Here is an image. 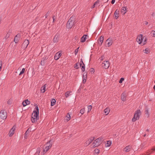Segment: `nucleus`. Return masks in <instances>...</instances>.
<instances>
[{"label": "nucleus", "mask_w": 155, "mask_h": 155, "mask_svg": "<svg viewBox=\"0 0 155 155\" xmlns=\"http://www.w3.org/2000/svg\"><path fill=\"white\" fill-rule=\"evenodd\" d=\"M75 21L74 17L72 15L69 19L66 24V27L68 29H71L74 25Z\"/></svg>", "instance_id": "nucleus-1"}, {"label": "nucleus", "mask_w": 155, "mask_h": 155, "mask_svg": "<svg viewBox=\"0 0 155 155\" xmlns=\"http://www.w3.org/2000/svg\"><path fill=\"white\" fill-rule=\"evenodd\" d=\"M141 112L140 109L136 110L135 113L134 117L132 119V121L134 122L137 120H138L141 114Z\"/></svg>", "instance_id": "nucleus-2"}, {"label": "nucleus", "mask_w": 155, "mask_h": 155, "mask_svg": "<svg viewBox=\"0 0 155 155\" xmlns=\"http://www.w3.org/2000/svg\"><path fill=\"white\" fill-rule=\"evenodd\" d=\"M7 117V113L4 110H2L0 112V118L5 120Z\"/></svg>", "instance_id": "nucleus-3"}, {"label": "nucleus", "mask_w": 155, "mask_h": 155, "mask_svg": "<svg viewBox=\"0 0 155 155\" xmlns=\"http://www.w3.org/2000/svg\"><path fill=\"white\" fill-rule=\"evenodd\" d=\"M93 143V145L91 147V148H94L98 147L101 143V141H100L97 139L94 141Z\"/></svg>", "instance_id": "nucleus-4"}, {"label": "nucleus", "mask_w": 155, "mask_h": 155, "mask_svg": "<svg viewBox=\"0 0 155 155\" xmlns=\"http://www.w3.org/2000/svg\"><path fill=\"white\" fill-rule=\"evenodd\" d=\"M109 62L107 61H104L102 64V66L106 69L108 68L109 67Z\"/></svg>", "instance_id": "nucleus-5"}, {"label": "nucleus", "mask_w": 155, "mask_h": 155, "mask_svg": "<svg viewBox=\"0 0 155 155\" xmlns=\"http://www.w3.org/2000/svg\"><path fill=\"white\" fill-rule=\"evenodd\" d=\"M29 44L28 40H25L22 45V47L23 48H26Z\"/></svg>", "instance_id": "nucleus-6"}, {"label": "nucleus", "mask_w": 155, "mask_h": 155, "mask_svg": "<svg viewBox=\"0 0 155 155\" xmlns=\"http://www.w3.org/2000/svg\"><path fill=\"white\" fill-rule=\"evenodd\" d=\"M143 40V35L142 34H140L137 37L136 41L138 42L139 44H140L141 43Z\"/></svg>", "instance_id": "nucleus-7"}, {"label": "nucleus", "mask_w": 155, "mask_h": 155, "mask_svg": "<svg viewBox=\"0 0 155 155\" xmlns=\"http://www.w3.org/2000/svg\"><path fill=\"white\" fill-rule=\"evenodd\" d=\"M94 137H91L85 142V144L87 146L89 145L94 140Z\"/></svg>", "instance_id": "nucleus-8"}, {"label": "nucleus", "mask_w": 155, "mask_h": 155, "mask_svg": "<svg viewBox=\"0 0 155 155\" xmlns=\"http://www.w3.org/2000/svg\"><path fill=\"white\" fill-rule=\"evenodd\" d=\"M39 112H37L33 111L32 114L31 116H33V117H35V119H39Z\"/></svg>", "instance_id": "nucleus-9"}, {"label": "nucleus", "mask_w": 155, "mask_h": 155, "mask_svg": "<svg viewBox=\"0 0 155 155\" xmlns=\"http://www.w3.org/2000/svg\"><path fill=\"white\" fill-rule=\"evenodd\" d=\"M30 104V102L28 99L24 100L22 103V104L23 107H25L26 105Z\"/></svg>", "instance_id": "nucleus-10"}, {"label": "nucleus", "mask_w": 155, "mask_h": 155, "mask_svg": "<svg viewBox=\"0 0 155 155\" xmlns=\"http://www.w3.org/2000/svg\"><path fill=\"white\" fill-rule=\"evenodd\" d=\"M20 35L19 34H17L15 37L14 39V41L15 43H17L19 40Z\"/></svg>", "instance_id": "nucleus-11"}, {"label": "nucleus", "mask_w": 155, "mask_h": 155, "mask_svg": "<svg viewBox=\"0 0 155 155\" xmlns=\"http://www.w3.org/2000/svg\"><path fill=\"white\" fill-rule=\"evenodd\" d=\"M48 59V58L46 57L45 58H43L41 62V65L42 66H44L46 62V60Z\"/></svg>", "instance_id": "nucleus-12"}, {"label": "nucleus", "mask_w": 155, "mask_h": 155, "mask_svg": "<svg viewBox=\"0 0 155 155\" xmlns=\"http://www.w3.org/2000/svg\"><path fill=\"white\" fill-rule=\"evenodd\" d=\"M59 35H56L54 38L53 41L54 43L57 42L59 40Z\"/></svg>", "instance_id": "nucleus-13"}, {"label": "nucleus", "mask_w": 155, "mask_h": 155, "mask_svg": "<svg viewBox=\"0 0 155 155\" xmlns=\"http://www.w3.org/2000/svg\"><path fill=\"white\" fill-rule=\"evenodd\" d=\"M121 99L123 101H125L126 100V94L123 93H122L121 96Z\"/></svg>", "instance_id": "nucleus-14"}, {"label": "nucleus", "mask_w": 155, "mask_h": 155, "mask_svg": "<svg viewBox=\"0 0 155 155\" xmlns=\"http://www.w3.org/2000/svg\"><path fill=\"white\" fill-rule=\"evenodd\" d=\"M61 55V53H58V52L55 55L54 57V59L55 60H58L59 58Z\"/></svg>", "instance_id": "nucleus-15"}, {"label": "nucleus", "mask_w": 155, "mask_h": 155, "mask_svg": "<svg viewBox=\"0 0 155 155\" xmlns=\"http://www.w3.org/2000/svg\"><path fill=\"white\" fill-rule=\"evenodd\" d=\"M145 114L146 116L148 117L149 116V109L147 106L145 107V110L144 111Z\"/></svg>", "instance_id": "nucleus-16"}, {"label": "nucleus", "mask_w": 155, "mask_h": 155, "mask_svg": "<svg viewBox=\"0 0 155 155\" xmlns=\"http://www.w3.org/2000/svg\"><path fill=\"white\" fill-rule=\"evenodd\" d=\"M87 35H84L81 38V41L82 42H84L86 40V37Z\"/></svg>", "instance_id": "nucleus-17"}, {"label": "nucleus", "mask_w": 155, "mask_h": 155, "mask_svg": "<svg viewBox=\"0 0 155 155\" xmlns=\"http://www.w3.org/2000/svg\"><path fill=\"white\" fill-rule=\"evenodd\" d=\"M131 148V146L130 145H128L125 147L124 149L125 151L126 152H128L130 150V149Z\"/></svg>", "instance_id": "nucleus-18"}, {"label": "nucleus", "mask_w": 155, "mask_h": 155, "mask_svg": "<svg viewBox=\"0 0 155 155\" xmlns=\"http://www.w3.org/2000/svg\"><path fill=\"white\" fill-rule=\"evenodd\" d=\"M119 11L117 9L116 11L114 13V17H115L116 18V19H117L118 17V16H117V15H119Z\"/></svg>", "instance_id": "nucleus-19"}, {"label": "nucleus", "mask_w": 155, "mask_h": 155, "mask_svg": "<svg viewBox=\"0 0 155 155\" xmlns=\"http://www.w3.org/2000/svg\"><path fill=\"white\" fill-rule=\"evenodd\" d=\"M87 77V73L85 74V75H83V84H84L86 81V79Z\"/></svg>", "instance_id": "nucleus-20"}, {"label": "nucleus", "mask_w": 155, "mask_h": 155, "mask_svg": "<svg viewBox=\"0 0 155 155\" xmlns=\"http://www.w3.org/2000/svg\"><path fill=\"white\" fill-rule=\"evenodd\" d=\"M106 42H108H108L107 43V45H108V46H109L110 45H111L112 44V40L111 39H110V38H108V39H107L106 41Z\"/></svg>", "instance_id": "nucleus-21"}, {"label": "nucleus", "mask_w": 155, "mask_h": 155, "mask_svg": "<svg viewBox=\"0 0 155 155\" xmlns=\"http://www.w3.org/2000/svg\"><path fill=\"white\" fill-rule=\"evenodd\" d=\"M48 143H49V145H48V146L47 145L46 146H47V147L48 149H49L51 147H52V140H50L49 141H48V142L47 143V144H48Z\"/></svg>", "instance_id": "nucleus-22"}, {"label": "nucleus", "mask_w": 155, "mask_h": 155, "mask_svg": "<svg viewBox=\"0 0 155 155\" xmlns=\"http://www.w3.org/2000/svg\"><path fill=\"white\" fill-rule=\"evenodd\" d=\"M155 151V147H153L151 150H149L148 151L147 153H149L148 155L150 154L151 153H152L153 151Z\"/></svg>", "instance_id": "nucleus-23"}, {"label": "nucleus", "mask_w": 155, "mask_h": 155, "mask_svg": "<svg viewBox=\"0 0 155 155\" xmlns=\"http://www.w3.org/2000/svg\"><path fill=\"white\" fill-rule=\"evenodd\" d=\"M121 12L123 13L124 15L126 12V7H123L121 10Z\"/></svg>", "instance_id": "nucleus-24"}, {"label": "nucleus", "mask_w": 155, "mask_h": 155, "mask_svg": "<svg viewBox=\"0 0 155 155\" xmlns=\"http://www.w3.org/2000/svg\"><path fill=\"white\" fill-rule=\"evenodd\" d=\"M46 85V84H45L42 87H41V92L44 93L45 91V85Z\"/></svg>", "instance_id": "nucleus-25"}, {"label": "nucleus", "mask_w": 155, "mask_h": 155, "mask_svg": "<svg viewBox=\"0 0 155 155\" xmlns=\"http://www.w3.org/2000/svg\"><path fill=\"white\" fill-rule=\"evenodd\" d=\"M56 101L54 99H52L51 101V106H52L54 105L56 103Z\"/></svg>", "instance_id": "nucleus-26"}, {"label": "nucleus", "mask_w": 155, "mask_h": 155, "mask_svg": "<svg viewBox=\"0 0 155 155\" xmlns=\"http://www.w3.org/2000/svg\"><path fill=\"white\" fill-rule=\"evenodd\" d=\"M66 117V118L65 119V120H66L67 122H68L69 120H70V118H71V117H70V115L69 113H68L67 114Z\"/></svg>", "instance_id": "nucleus-27"}, {"label": "nucleus", "mask_w": 155, "mask_h": 155, "mask_svg": "<svg viewBox=\"0 0 155 155\" xmlns=\"http://www.w3.org/2000/svg\"><path fill=\"white\" fill-rule=\"evenodd\" d=\"M110 111L109 108H107L104 110V112L106 115H107L109 113Z\"/></svg>", "instance_id": "nucleus-28"}, {"label": "nucleus", "mask_w": 155, "mask_h": 155, "mask_svg": "<svg viewBox=\"0 0 155 155\" xmlns=\"http://www.w3.org/2000/svg\"><path fill=\"white\" fill-rule=\"evenodd\" d=\"M112 142L111 141L109 140L107 141V143L105 144L106 147H110L111 144Z\"/></svg>", "instance_id": "nucleus-29"}, {"label": "nucleus", "mask_w": 155, "mask_h": 155, "mask_svg": "<svg viewBox=\"0 0 155 155\" xmlns=\"http://www.w3.org/2000/svg\"><path fill=\"white\" fill-rule=\"evenodd\" d=\"M39 119H35V117H33V116H31V120L32 121V122L33 123L35 122V121H37V120H38Z\"/></svg>", "instance_id": "nucleus-30"}, {"label": "nucleus", "mask_w": 155, "mask_h": 155, "mask_svg": "<svg viewBox=\"0 0 155 155\" xmlns=\"http://www.w3.org/2000/svg\"><path fill=\"white\" fill-rule=\"evenodd\" d=\"M11 33V32H10L9 30L5 36V39H7L9 37V36H10Z\"/></svg>", "instance_id": "nucleus-31"}, {"label": "nucleus", "mask_w": 155, "mask_h": 155, "mask_svg": "<svg viewBox=\"0 0 155 155\" xmlns=\"http://www.w3.org/2000/svg\"><path fill=\"white\" fill-rule=\"evenodd\" d=\"M40 151V148H38L37 149V152L35 153V155H39Z\"/></svg>", "instance_id": "nucleus-32"}, {"label": "nucleus", "mask_w": 155, "mask_h": 155, "mask_svg": "<svg viewBox=\"0 0 155 155\" xmlns=\"http://www.w3.org/2000/svg\"><path fill=\"white\" fill-rule=\"evenodd\" d=\"M84 111H85V108H82L80 110V113H81V115L82 114H84Z\"/></svg>", "instance_id": "nucleus-33"}, {"label": "nucleus", "mask_w": 155, "mask_h": 155, "mask_svg": "<svg viewBox=\"0 0 155 155\" xmlns=\"http://www.w3.org/2000/svg\"><path fill=\"white\" fill-rule=\"evenodd\" d=\"M70 93L71 91H68L65 93V95L66 97H67L69 96Z\"/></svg>", "instance_id": "nucleus-34"}, {"label": "nucleus", "mask_w": 155, "mask_h": 155, "mask_svg": "<svg viewBox=\"0 0 155 155\" xmlns=\"http://www.w3.org/2000/svg\"><path fill=\"white\" fill-rule=\"evenodd\" d=\"M81 67L82 71L83 72L84 71L85 69V64H83V65L82 66L81 65Z\"/></svg>", "instance_id": "nucleus-35"}, {"label": "nucleus", "mask_w": 155, "mask_h": 155, "mask_svg": "<svg viewBox=\"0 0 155 155\" xmlns=\"http://www.w3.org/2000/svg\"><path fill=\"white\" fill-rule=\"evenodd\" d=\"M35 109H36V110H34L33 111L39 112V108L38 105H35Z\"/></svg>", "instance_id": "nucleus-36"}, {"label": "nucleus", "mask_w": 155, "mask_h": 155, "mask_svg": "<svg viewBox=\"0 0 155 155\" xmlns=\"http://www.w3.org/2000/svg\"><path fill=\"white\" fill-rule=\"evenodd\" d=\"M88 111L87 112H89L91 110L92 108V106L91 105H90L88 106Z\"/></svg>", "instance_id": "nucleus-37"}, {"label": "nucleus", "mask_w": 155, "mask_h": 155, "mask_svg": "<svg viewBox=\"0 0 155 155\" xmlns=\"http://www.w3.org/2000/svg\"><path fill=\"white\" fill-rule=\"evenodd\" d=\"M12 103V100L11 99H9L7 101V104L8 105H11Z\"/></svg>", "instance_id": "nucleus-38"}, {"label": "nucleus", "mask_w": 155, "mask_h": 155, "mask_svg": "<svg viewBox=\"0 0 155 155\" xmlns=\"http://www.w3.org/2000/svg\"><path fill=\"white\" fill-rule=\"evenodd\" d=\"M25 68H22L21 71V72H20V73L19 74V75H21L22 74H23L24 73V72L25 71Z\"/></svg>", "instance_id": "nucleus-39"}, {"label": "nucleus", "mask_w": 155, "mask_h": 155, "mask_svg": "<svg viewBox=\"0 0 155 155\" xmlns=\"http://www.w3.org/2000/svg\"><path fill=\"white\" fill-rule=\"evenodd\" d=\"M150 34H151V36L153 37H155V31H154L152 30L151 31Z\"/></svg>", "instance_id": "nucleus-40"}, {"label": "nucleus", "mask_w": 155, "mask_h": 155, "mask_svg": "<svg viewBox=\"0 0 155 155\" xmlns=\"http://www.w3.org/2000/svg\"><path fill=\"white\" fill-rule=\"evenodd\" d=\"M145 53L146 54H148L150 52V49L148 48H146L145 50Z\"/></svg>", "instance_id": "nucleus-41"}, {"label": "nucleus", "mask_w": 155, "mask_h": 155, "mask_svg": "<svg viewBox=\"0 0 155 155\" xmlns=\"http://www.w3.org/2000/svg\"><path fill=\"white\" fill-rule=\"evenodd\" d=\"M94 151L95 153L98 154L99 153L100 150L99 149L96 148L94 150Z\"/></svg>", "instance_id": "nucleus-42"}, {"label": "nucleus", "mask_w": 155, "mask_h": 155, "mask_svg": "<svg viewBox=\"0 0 155 155\" xmlns=\"http://www.w3.org/2000/svg\"><path fill=\"white\" fill-rule=\"evenodd\" d=\"M50 12H51V11L49 10L48 12L45 15V18H47V17L48 16V15H49V14L50 13Z\"/></svg>", "instance_id": "nucleus-43"}, {"label": "nucleus", "mask_w": 155, "mask_h": 155, "mask_svg": "<svg viewBox=\"0 0 155 155\" xmlns=\"http://www.w3.org/2000/svg\"><path fill=\"white\" fill-rule=\"evenodd\" d=\"M14 134V132L12 131L11 132H10V130L9 131V137H12Z\"/></svg>", "instance_id": "nucleus-44"}, {"label": "nucleus", "mask_w": 155, "mask_h": 155, "mask_svg": "<svg viewBox=\"0 0 155 155\" xmlns=\"http://www.w3.org/2000/svg\"><path fill=\"white\" fill-rule=\"evenodd\" d=\"M97 139L100 141H101V143H102V141H103V138L102 137H100L99 138H97Z\"/></svg>", "instance_id": "nucleus-45"}, {"label": "nucleus", "mask_w": 155, "mask_h": 155, "mask_svg": "<svg viewBox=\"0 0 155 155\" xmlns=\"http://www.w3.org/2000/svg\"><path fill=\"white\" fill-rule=\"evenodd\" d=\"M15 126H14L13 127L11 128V129L10 130V132H11L12 131V132L14 131L15 130Z\"/></svg>", "instance_id": "nucleus-46"}, {"label": "nucleus", "mask_w": 155, "mask_h": 155, "mask_svg": "<svg viewBox=\"0 0 155 155\" xmlns=\"http://www.w3.org/2000/svg\"><path fill=\"white\" fill-rule=\"evenodd\" d=\"M124 79L123 78H120V80L119 81V83L121 84L122 83V82L124 81Z\"/></svg>", "instance_id": "nucleus-47"}, {"label": "nucleus", "mask_w": 155, "mask_h": 155, "mask_svg": "<svg viewBox=\"0 0 155 155\" xmlns=\"http://www.w3.org/2000/svg\"><path fill=\"white\" fill-rule=\"evenodd\" d=\"M79 48V47H78L74 51V52H75V54L76 55L77 54L78 51V49Z\"/></svg>", "instance_id": "nucleus-48"}, {"label": "nucleus", "mask_w": 155, "mask_h": 155, "mask_svg": "<svg viewBox=\"0 0 155 155\" xmlns=\"http://www.w3.org/2000/svg\"><path fill=\"white\" fill-rule=\"evenodd\" d=\"M74 68L76 69H78L79 68V67H78V63H76L74 65Z\"/></svg>", "instance_id": "nucleus-49"}, {"label": "nucleus", "mask_w": 155, "mask_h": 155, "mask_svg": "<svg viewBox=\"0 0 155 155\" xmlns=\"http://www.w3.org/2000/svg\"><path fill=\"white\" fill-rule=\"evenodd\" d=\"M84 64V63H83L82 60L81 59L80 62V66L81 67L82 65V64Z\"/></svg>", "instance_id": "nucleus-50"}, {"label": "nucleus", "mask_w": 155, "mask_h": 155, "mask_svg": "<svg viewBox=\"0 0 155 155\" xmlns=\"http://www.w3.org/2000/svg\"><path fill=\"white\" fill-rule=\"evenodd\" d=\"M46 152H45V150L44 149L43 150V151L41 153V155H44Z\"/></svg>", "instance_id": "nucleus-51"}, {"label": "nucleus", "mask_w": 155, "mask_h": 155, "mask_svg": "<svg viewBox=\"0 0 155 155\" xmlns=\"http://www.w3.org/2000/svg\"><path fill=\"white\" fill-rule=\"evenodd\" d=\"M99 39H100V41H101L102 42H103V40H104V37L101 36L100 38Z\"/></svg>", "instance_id": "nucleus-52"}, {"label": "nucleus", "mask_w": 155, "mask_h": 155, "mask_svg": "<svg viewBox=\"0 0 155 155\" xmlns=\"http://www.w3.org/2000/svg\"><path fill=\"white\" fill-rule=\"evenodd\" d=\"M100 2V0H97L94 3V4L96 5H97V4L99 3Z\"/></svg>", "instance_id": "nucleus-53"}, {"label": "nucleus", "mask_w": 155, "mask_h": 155, "mask_svg": "<svg viewBox=\"0 0 155 155\" xmlns=\"http://www.w3.org/2000/svg\"><path fill=\"white\" fill-rule=\"evenodd\" d=\"M91 72H93V73H94V70L93 68H91Z\"/></svg>", "instance_id": "nucleus-54"}, {"label": "nucleus", "mask_w": 155, "mask_h": 155, "mask_svg": "<svg viewBox=\"0 0 155 155\" xmlns=\"http://www.w3.org/2000/svg\"><path fill=\"white\" fill-rule=\"evenodd\" d=\"M30 131H29V129H28L27 130V131H26L25 133V134H28V133L30 132Z\"/></svg>", "instance_id": "nucleus-55"}, {"label": "nucleus", "mask_w": 155, "mask_h": 155, "mask_svg": "<svg viewBox=\"0 0 155 155\" xmlns=\"http://www.w3.org/2000/svg\"><path fill=\"white\" fill-rule=\"evenodd\" d=\"M44 149L45 150V152H47L49 150V149H48V148L47 147V146H46L45 147Z\"/></svg>", "instance_id": "nucleus-56"}, {"label": "nucleus", "mask_w": 155, "mask_h": 155, "mask_svg": "<svg viewBox=\"0 0 155 155\" xmlns=\"http://www.w3.org/2000/svg\"><path fill=\"white\" fill-rule=\"evenodd\" d=\"M146 41H147V38H146L143 41V45H144L146 44Z\"/></svg>", "instance_id": "nucleus-57"}, {"label": "nucleus", "mask_w": 155, "mask_h": 155, "mask_svg": "<svg viewBox=\"0 0 155 155\" xmlns=\"http://www.w3.org/2000/svg\"><path fill=\"white\" fill-rule=\"evenodd\" d=\"M27 134H25L24 138L25 139H27L28 137V136H27Z\"/></svg>", "instance_id": "nucleus-58"}, {"label": "nucleus", "mask_w": 155, "mask_h": 155, "mask_svg": "<svg viewBox=\"0 0 155 155\" xmlns=\"http://www.w3.org/2000/svg\"><path fill=\"white\" fill-rule=\"evenodd\" d=\"M54 17H55L54 15H53L52 16V18H53V22H54V21H55Z\"/></svg>", "instance_id": "nucleus-59"}, {"label": "nucleus", "mask_w": 155, "mask_h": 155, "mask_svg": "<svg viewBox=\"0 0 155 155\" xmlns=\"http://www.w3.org/2000/svg\"><path fill=\"white\" fill-rule=\"evenodd\" d=\"M115 0H112L111 2V3L113 4H114L115 3Z\"/></svg>", "instance_id": "nucleus-60"}, {"label": "nucleus", "mask_w": 155, "mask_h": 155, "mask_svg": "<svg viewBox=\"0 0 155 155\" xmlns=\"http://www.w3.org/2000/svg\"><path fill=\"white\" fill-rule=\"evenodd\" d=\"M102 43H103V42H102L101 41H98V44L100 45H101Z\"/></svg>", "instance_id": "nucleus-61"}, {"label": "nucleus", "mask_w": 155, "mask_h": 155, "mask_svg": "<svg viewBox=\"0 0 155 155\" xmlns=\"http://www.w3.org/2000/svg\"><path fill=\"white\" fill-rule=\"evenodd\" d=\"M96 5L94 3V5L91 7V8H94L95 7V6H96Z\"/></svg>", "instance_id": "nucleus-62"}, {"label": "nucleus", "mask_w": 155, "mask_h": 155, "mask_svg": "<svg viewBox=\"0 0 155 155\" xmlns=\"http://www.w3.org/2000/svg\"><path fill=\"white\" fill-rule=\"evenodd\" d=\"M145 145V144H143V143L141 144V147H143Z\"/></svg>", "instance_id": "nucleus-63"}, {"label": "nucleus", "mask_w": 155, "mask_h": 155, "mask_svg": "<svg viewBox=\"0 0 155 155\" xmlns=\"http://www.w3.org/2000/svg\"><path fill=\"white\" fill-rule=\"evenodd\" d=\"M148 22L146 21H145V24L146 25H147L148 24Z\"/></svg>", "instance_id": "nucleus-64"}]
</instances>
